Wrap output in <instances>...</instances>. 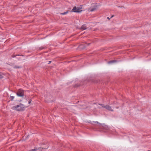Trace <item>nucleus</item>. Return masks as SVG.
Wrapping results in <instances>:
<instances>
[{
    "instance_id": "1",
    "label": "nucleus",
    "mask_w": 151,
    "mask_h": 151,
    "mask_svg": "<svg viewBox=\"0 0 151 151\" xmlns=\"http://www.w3.org/2000/svg\"><path fill=\"white\" fill-rule=\"evenodd\" d=\"M25 108V107L24 105L21 103H20L19 105L12 106V109L14 110L21 111L24 110Z\"/></svg>"
},
{
    "instance_id": "2",
    "label": "nucleus",
    "mask_w": 151,
    "mask_h": 151,
    "mask_svg": "<svg viewBox=\"0 0 151 151\" xmlns=\"http://www.w3.org/2000/svg\"><path fill=\"white\" fill-rule=\"evenodd\" d=\"M17 96L19 97H23L24 96V91L21 89H19L16 93Z\"/></svg>"
},
{
    "instance_id": "3",
    "label": "nucleus",
    "mask_w": 151,
    "mask_h": 151,
    "mask_svg": "<svg viewBox=\"0 0 151 151\" xmlns=\"http://www.w3.org/2000/svg\"><path fill=\"white\" fill-rule=\"evenodd\" d=\"M93 7L90 10V11L92 12H93L96 10L97 8V5H96V4H93Z\"/></svg>"
},
{
    "instance_id": "4",
    "label": "nucleus",
    "mask_w": 151,
    "mask_h": 151,
    "mask_svg": "<svg viewBox=\"0 0 151 151\" xmlns=\"http://www.w3.org/2000/svg\"><path fill=\"white\" fill-rule=\"evenodd\" d=\"M100 127V128L102 129L104 131H105L104 130H108L109 129L108 127L106 125L102 126L101 125Z\"/></svg>"
},
{
    "instance_id": "5",
    "label": "nucleus",
    "mask_w": 151,
    "mask_h": 151,
    "mask_svg": "<svg viewBox=\"0 0 151 151\" xmlns=\"http://www.w3.org/2000/svg\"><path fill=\"white\" fill-rule=\"evenodd\" d=\"M90 44V43H85V44H83L81 45H80V46L81 47H82V46H83V47H81L82 49H84L88 45H89Z\"/></svg>"
},
{
    "instance_id": "6",
    "label": "nucleus",
    "mask_w": 151,
    "mask_h": 151,
    "mask_svg": "<svg viewBox=\"0 0 151 151\" xmlns=\"http://www.w3.org/2000/svg\"><path fill=\"white\" fill-rule=\"evenodd\" d=\"M105 108L110 111H113V110L112 109L111 107L108 105H106L105 106Z\"/></svg>"
},
{
    "instance_id": "7",
    "label": "nucleus",
    "mask_w": 151,
    "mask_h": 151,
    "mask_svg": "<svg viewBox=\"0 0 151 151\" xmlns=\"http://www.w3.org/2000/svg\"><path fill=\"white\" fill-rule=\"evenodd\" d=\"M76 9H77V8L76 7V6H74L73 8V9H72L71 11L72 12H75L79 13V11H77Z\"/></svg>"
},
{
    "instance_id": "8",
    "label": "nucleus",
    "mask_w": 151,
    "mask_h": 151,
    "mask_svg": "<svg viewBox=\"0 0 151 151\" xmlns=\"http://www.w3.org/2000/svg\"><path fill=\"white\" fill-rule=\"evenodd\" d=\"M81 29L83 30H85L86 29V27L85 24L81 26Z\"/></svg>"
},
{
    "instance_id": "9",
    "label": "nucleus",
    "mask_w": 151,
    "mask_h": 151,
    "mask_svg": "<svg viewBox=\"0 0 151 151\" xmlns=\"http://www.w3.org/2000/svg\"><path fill=\"white\" fill-rule=\"evenodd\" d=\"M117 61L116 60H111V61H109L108 62V63L109 64L112 63H114L115 62H116Z\"/></svg>"
},
{
    "instance_id": "10",
    "label": "nucleus",
    "mask_w": 151,
    "mask_h": 151,
    "mask_svg": "<svg viewBox=\"0 0 151 151\" xmlns=\"http://www.w3.org/2000/svg\"><path fill=\"white\" fill-rule=\"evenodd\" d=\"M22 67L21 66H19L18 65H15L14 67V68L17 69V68H21Z\"/></svg>"
},
{
    "instance_id": "11",
    "label": "nucleus",
    "mask_w": 151,
    "mask_h": 151,
    "mask_svg": "<svg viewBox=\"0 0 151 151\" xmlns=\"http://www.w3.org/2000/svg\"><path fill=\"white\" fill-rule=\"evenodd\" d=\"M68 12H69L68 11H66L65 12L63 13H61L60 14H61L62 15H65V14H67Z\"/></svg>"
},
{
    "instance_id": "12",
    "label": "nucleus",
    "mask_w": 151,
    "mask_h": 151,
    "mask_svg": "<svg viewBox=\"0 0 151 151\" xmlns=\"http://www.w3.org/2000/svg\"><path fill=\"white\" fill-rule=\"evenodd\" d=\"M23 56V55H12V58H14V57H16V56Z\"/></svg>"
},
{
    "instance_id": "13",
    "label": "nucleus",
    "mask_w": 151,
    "mask_h": 151,
    "mask_svg": "<svg viewBox=\"0 0 151 151\" xmlns=\"http://www.w3.org/2000/svg\"><path fill=\"white\" fill-rule=\"evenodd\" d=\"M80 9H80L78 8H77V9H76V10H77L76 11H79V12H80L82 11V10H80Z\"/></svg>"
},
{
    "instance_id": "14",
    "label": "nucleus",
    "mask_w": 151,
    "mask_h": 151,
    "mask_svg": "<svg viewBox=\"0 0 151 151\" xmlns=\"http://www.w3.org/2000/svg\"><path fill=\"white\" fill-rule=\"evenodd\" d=\"M14 98V96H10V98H9L10 99V100L12 101L13 100Z\"/></svg>"
},
{
    "instance_id": "15",
    "label": "nucleus",
    "mask_w": 151,
    "mask_h": 151,
    "mask_svg": "<svg viewBox=\"0 0 151 151\" xmlns=\"http://www.w3.org/2000/svg\"><path fill=\"white\" fill-rule=\"evenodd\" d=\"M93 122H94L95 124H99L100 125V126L101 125V124H100V123H99L98 122H94L93 121Z\"/></svg>"
},
{
    "instance_id": "16",
    "label": "nucleus",
    "mask_w": 151,
    "mask_h": 151,
    "mask_svg": "<svg viewBox=\"0 0 151 151\" xmlns=\"http://www.w3.org/2000/svg\"><path fill=\"white\" fill-rule=\"evenodd\" d=\"M99 105L101 106L102 107H104V108H105V106L104 105V104H99Z\"/></svg>"
},
{
    "instance_id": "17",
    "label": "nucleus",
    "mask_w": 151,
    "mask_h": 151,
    "mask_svg": "<svg viewBox=\"0 0 151 151\" xmlns=\"http://www.w3.org/2000/svg\"><path fill=\"white\" fill-rule=\"evenodd\" d=\"M37 150V148H35V149H32L31 150H30L29 151H36Z\"/></svg>"
},
{
    "instance_id": "18",
    "label": "nucleus",
    "mask_w": 151,
    "mask_h": 151,
    "mask_svg": "<svg viewBox=\"0 0 151 151\" xmlns=\"http://www.w3.org/2000/svg\"><path fill=\"white\" fill-rule=\"evenodd\" d=\"M32 101V100L31 99H29L28 101V103L29 104H30L31 103V102Z\"/></svg>"
},
{
    "instance_id": "19",
    "label": "nucleus",
    "mask_w": 151,
    "mask_h": 151,
    "mask_svg": "<svg viewBox=\"0 0 151 151\" xmlns=\"http://www.w3.org/2000/svg\"><path fill=\"white\" fill-rule=\"evenodd\" d=\"M44 48V47H40L39 48V49L40 50H42Z\"/></svg>"
},
{
    "instance_id": "20",
    "label": "nucleus",
    "mask_w": 151,
    "mask_h": 151,
    "mask_svg": "<svg viewBox=\"0 0 151 151\" xmlns=\"http://www.w3.org/2000/svg\"><path fill=\"white\" fill-rule=\"evenodd\" d=\"M51 62V61H49L48 63V64H50Z\"/></svg>"
},
{
    "instance_id": "21",
    "label": "nucleus",
    "mask_w": 151,
    "mask_h": 151,
    "mask_svg": "<svg viewBox=\"0 0 151 151\" xmlns=\"http://www.w3.org/2000/svg\"><path fill=\"white\" fill-rule=\"evenodd\" d=\"M79 86H78L77 85H76L75 86V87H78Z\"/></svg>"
},
{
    "instance_id": "22",
    "label": "nucleus",
    "mask_w": 151,
    "mask_h": 151,
    "mask_svg": "<svg viewBox=\"0 0 151 151\" xmlns=\"http://www.w3.org/2000/svg\"><path fill=\"white\" fill-rule=\"evenodd\" d=\"M107 19H108L109 20L110 19V18H109V17H108Z\"/></svg>"
},
{
    "instance_id": "23",
    "label": "nucleus",
    "mask_w": 151,
    "mask_h": 151,
    "mask_svg": "<svg viewBox=\"0 0 151 151\" xmlns=\"http://www.w3.org/2000/svg\"><path fill=\"white\" fill-rule=\"evenodd\" d=\"M114 17V15H113V16H111V18H112V17Z\"/></svg>"
},
{
    "instance_id": "24",
    "label": "nucleus",
    "mask_w": 151,
    "mask_h": 151,
    "mask_svg": "<svg viewBox=\"0 0 151 151\" xmlns=\"http://www.w3.org/2000/svg\"><path fill=\"white\" fill-rule=\"evenodd\" d=\"M147 151H150V150H148Z\"/></svg>"
}]
</instances>
